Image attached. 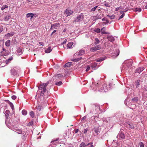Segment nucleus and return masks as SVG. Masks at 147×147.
Here are the masks:
<instances>
[{
	"label": "nucleus",
	"mask_w": 147,
	"mask_h": 147,
	"mask_svg": "<svg viewBox=\"0 0 147 147\" xmlns=\"http://www.w3.org/2000/svg\"><path fill=\"white\" fill-rule=\"evenodd\" d=\"M49 83V81H48L46 83H41L38 87V90L37 93L39 94L40 96L38 99V106L36 107V109L37 110L40 111L42 107V105H47V102L46 98H48L49 95L48 94V92L47 91V87Z\"/></svg>",
	"instance_id": "f257e3e1"
},
{
	"label": "nucleus",
	"mask_w": 147,
	"mask_h": 147,
	"mask_svg": "<svg viewBox=\"0 0 147 147\" xmlns=\"http://www.w3.org/2000/svg\"><path fill=\"white\" fill-rule=\"evenodd\" d=\"M94 89L96 90L97 89L98 87V89L99 91L101 92H107L109 89V87H107V84H105L102 85H100L99 88L98 87V84L97 83L96 85L94 86Z\"/></svg>",
	"instance_id": "f03ea898"
},
{
	"label": "nucleus",
	"mask_w": 147,
	"mask_h": 147,
	"mask_svg": "<svg viewBox=\"0 0 147 147\" xmlns=\"http://www.w3.org/2000/svg\"><path fill=\"white\" fill-rule=\"evenodd\" d=\"M91 107L92 109L90 110V113L96 114L100 109L99 106L98 105H92Z\"/></svg>",
	"instance_id": "7ed1b4c3"
},
{
	"label": "nucleus",
	"mask_w": 147,
	"mask_h": 147,
	"mask_svg": "<svg viewBox=\"0 0 147 147\" xmlns=\"http://www.w3.org/2000/svg\"><path fill=\"white\" fill-rule=\"evenodd\" d=\"M126 64V65L127 66L128 68L130 67L132 64V61L130 60H126L123 62L122 64L123 68L122 69H125V66L124 65Z\"/></svg>",
	"instance_id": "20e7f679"
},
{
	"label": "nucleus",
	"mask_w": 147,
	"mask_h": 147,
	"mask_svg": "<svg viewBox=\"0 0 147 147\" xmlns=\"http://www.w3.org/2000/svg\"><path fill=\"white\" fill-rule=\"evenodd\" d=\"M84 18V16L82 13H81L76 17L75 18L74 22H80L83 20Z\"/></svg>",
	"instance_id": "39448f33"
},
{
	"label": "nucleus",
	"mask_w": 147,
	"mask_h": 147,
	"mask_svg": "<svg viewBox=\"0 0 147 147\" xmlns=\"http://www.w3.org/2000/svg\"><path fill=\"white\" fill-rule=\"evenodd\" d=\"M101 48V47L100 45H98L95 47H91L90 49V51L91 52H94V51L98 50L100 49Z\"/></svg>",
	"instance_id": "423d86ee"
},
{
	"label": "nucleus",
	"mask_w": 147,
	"mask_h": 147,
	"mask_svg": "<svg viewBox=\"0 0 147 147\" xmlns=\"http://www.w3.org/2000/svg\"><path fill=\"white\" fill-rule=\"evenodd\" d=\"M36 14L32 13H29L26 15V18L28 19H30V20L32 21V19L34 17H36Z\"/></svg>",
	"instance_id": "0eeeda50"
},
{
	"label": "nucleus",
	"mask_w": 147,
	"mask_h": 147,
	"mask_svg": "<svg viewBox=\"0 0 147 147\" xmlns=\"http://www.w3.org/2000/svg\"><path fill=\"white\" fill-rule=\"evenodd\" d=\"M123 129H121L120 131L117 136V138H121V139H124L125 138V136L123 133L122 132Z\"/></svg>",
	"instance_id": "6e6552de"
},
{
	"label": "nucleus",
	"mask_w": 147,
	"mask_h": 147,
	"mask_svg": "<svg viewBox=\"0 0 147 147\" xmlns=\"http://www.w3.org/2000/svg\"><path fill=\"white\" fill-rule=\"evenodd\" d=\"M17 68L16 67H13L12 68L11 70V73L12 75L15 76L17 75Z\"/></svg>",
	"instance_id": "1a4fd4ad"
},
{
	"label": "nucleus",
	"mask_w": 147,
	"mask_h": 147,
	"mask_svg": "<svg viewBox=\"0 0 147 147\" xmlns=\"http://www.w3.org/2000/svg\"><path fill=\"white\" fill-rule=\"evenodd\" d=\"M63 76V75L60 74H55L53 77L52 79L54 81L55 80H58V78H61Z\"/></svg>",
	"instance_id": "9d476101"
},
{
	"label": "nucleus",
	"mask_w": 147,
	"mask_h": 147,
	"mask_svg": "<svg viewBox=\"0 0 147 147\" xmlns=\"http://www.w3.org/2000/svg\"><path fill=\"white\" fill-rule=\"evenodd\" d=\"M9 53L8 50H6L3 48V51L1 52V55H3L6 56L8 55Z\"/></svg>",
	"instance_id": "9b49d317"
},
{
	"label": "nucleus",
	"mask_w": 147,
	"mask_h": 147,
	"mask_svg": "<svg viewBox=\"0 0 147 147\" xmlns=\"http://www.w3.org/2000/svg\"><path fill=\"white\" fill-rule=\"evenodd\" d=\"M59 25V23L54 24H51V28H50V30H51L54 29H56L58 27Z\"/></svg>",
	"instance_id": "f8f14e48"
},
{
	"label": "nucleus",
	"mask_w": 147,
	"mask_h": 147,
	"mask_svg": "<svg viewBox=\"0 0 147 147\" xmlns=\"http://www.w3.org/2000/svg\"><path fill=\"white\" fill-rule=\"evenodd\" d=\"M65 12L66 13L67 16L71 15L73 13L74 11L72 10L67 9L65 10Z\"/></svg>",
	"instance_id": "ddd939ff"
},
{
	"label": "nucleus",
	"mask_w": 147,
	"mask_h": 147,
	"mask_svg": "<svg viewBox=\"0 0 147 147\" xmlns=\"http://www.w3.org/2000/svg\"><path fill=\"white\" fill-rule=\"evenodd\" d=\"M93 130L95 133L96 134V135H98L100 131L99 127L98 126L95 127L94 128Z\"/></svg>",
	"instance_id": "4468645a"
},
{
	"label": "nucleus",
	"mask_w": 147,
	"mask_h": 147,
	"mask_svg": "<svg viewBox=\"0 0 147 147\" xmlns=\"http://www.w3.org/2000/svg\"><path fill=\"white\" fill-rule=\"evenodd\" d=\"M23 53L22 48H18L17 50V55H20L22 54Z\"/></svg>",
	"instance_id": "2eb2a0df"
},
{
	"label": "nucleus",
	"mask_w": 147,
	"mask_h": 147,
	"mask_svg": "<svg viewBox=\"0 0 147 147\" xmlns=\"http://www.w3.org/2000/svg\"><path fill=\"white\" fill-rule=\"evenodd\" d=\"M126 127L127 128H129L132 129H133L134 128L133 124L130 122L126 124Z\"/></svg>",
	"instance_id": "dca6fc26"
},
{
	"label": "nucleus",
	"mask_w": 147,
	"mask_h": 147,
	"mask_svg": "<svg viewBox=\"0 0 147 147\" xmlns=\"http://www.w3.org/2000/svg\"><path fill=\"white\" fill-rule=\"evenodd\" d=\"M144 69V67H140L137 69L135 71V73H138V74H140L142 71Z\"/></svg>",
	"instance_id": "f3484780"
},
{
	"label": "nucleus",
	"mask_w": 147,
	"mask_h": 147,
	"mask_svg": "<svg viewBox=\"0 0 147 147\" xmlns=\"http://www.w3.org/2000/svg\"><path fill=\"white\" fill-rule=\"evenodd\" d=\"M107 38L108 39V40L111 42L115 40L114 37L111 36H107Z\"/></svg>",
	"instance_id": "a211bd4d"
},
{
	"label": "nucleus",
	"mask_w": 147,
	"mask_h": 147,
	"mask_svg": "<svg viewBox=\"0 0 147 147\" xmlns=\"http://www.w3.org/2000/svg\"><path fill=\"white\" fill-rule=\"evenodd\" d=\"M15 34V33L14 32H12L10 33H9L6 34H5V36L6 37H9L11 36H13Z\"/></svg>",
	"instance_id": "6ab92c4d"
},
{
	"label": "nucleus",
	"mask_w": 147,
	"mask_h": 147,
	"mask_svg": "<svg viewBox=\"0 0 147 147\" xmlns=\"http://www.w3.org/2000/svg\"><path fill=\"white\" fill-rule=\"evenodd\" d=\"M85 53V51L84 50L81 49L78 53V55L79 56H81L84 55Z\"/></svg>",
	"instance_id": "aec40b11"
},
{
	"label": "nucleus",
	"mask_w": 147,
	"mask_h": 147,
	"mask_svg": "<svg viewBox=\"0 0 147 147\" xmlns=\"http://www.w3.org/2000/svg\"><path fill=\"white\" fill-rule=\"evenodd\" d=\"M60 141H61L59 140V138H57L55 139H54V140L51 141V143H53V144H55V143H60Z\"/></svg>",
	"instance_id": "412c9836"
},
{
	"label": "nucleus",
	"mask_w": 147,
	"mask_h": 147,
	"mask_svg": "<svg viewBox=\"0 0 147 147\" xmlns=\"http://www.w3.org/2000/svg\"><path fill=\"white\" fill-rule=\"evenodd\" d=\"M11 16L10 15H7L5 16L4 18V20L5 21H7L9 20L11 18Z\"/></svg>",
	"instance_id": "4be33fe9"
},
{
	"label": "nucleus",
	"mask_w": 147,
	"mask_h": 147,
	"mask_svg": "<svg viewBox=\"0 0 147 147\" xmlns=\"http://www.w3.org/2000/svg\"><path fill=\"white\" fill-rule=\"evenodd\" d=\"M90 143H88L87 145H86L85 143L84 142L81 143L79 147H86V146H88L90 145Z\"/></svg>",
	"instance_id": "5701e85b"
},
{
	"label": "nucleus",
	"mask_w": 147,
	"mask_h": 147,
	"mask_svg": "<svg viewBox=\"0 0 147 147\" xmlns=\"http://www.w3.org/2000/svg\"><path fill=\"white\" fill-rule=\"evenodd\" d=\"M72 65V62H68L66 63H65L63 66V67H69L70 66Z\"/></svg>",
	"instance_id": "b1692460"
},
{
	"label": "nucleus",
	"mask_w": 147,
	"mask_h": 147,
	"mask_svg": "<svg viewBox=\"0 0 147 147\" xmlns=\"http://www.w3.org/2000/svg\"><path fill=\"white\" fill-rule=\"evenodd\" d=\"M102 21H106V22L105 23L104 22H103V24H107L109 23V21L106 18H103L102 20Z\"/></svg>",
	"instance_id": "393cba45"
},
{
	"label": "nucleus",
	"mask_w": 147,
	"mask_h": 147,
	"mask_svg": "<svg viewBox=\"0 0 147 147\" xmlns=\"http://www.w3.org/2000/svg\"><path fill=\"white\" fill-rule=\"evenodd\" d=\"M138 98L137 97H136L132 98L131 100L132 102L133 103H135L138 101Z\"/></svg>",
	"instance_id": "a878e982"
},
{
	"label": "nucleus",
	"mask_w": 147,
	"mask_h": 147,
	"mask_svg": "<svg viewBox=\"0 0 147 147\" xmlns=\"http://www.w3.org/2000/svg\"><path fill=\"white\" fill-rule=\"evenodd\" d=\"M106 57H103L102 58H99L97 60L96 62H99L102 61L106 59Z\"/></svg>",
	"instance_id": "bb28decb"
},
{
	"label": "nucleus",
	"mask_w": 147,
	"mask_h": 147,
	"mask_svg": "<svg viewBox=\"0 0 147 147\" xmlns=\"http://www.w3.org/2000/svg\"><path fill=\"white\" fill-rule=\"evenodd\" d=\"M73 42H71L68 43L67 44V47L69 49L72 48V46L73 45Z\"/></svg>",
	"instance_id": "cd10ccee"
},
{
	"label": "nucleus",
	"mask_w": 147,
	"mask_h": 147,
	"mask_svg": "<svg viewBox=\"0 0 147 147\" xmlns=\"http://www.w3.org/2000/svg\"><path fill=\"white\" fill-rule=\"evenodd\" d=\"M52 49L50 47H49L48 48L45 50V52L46 53H49L51 52L52 51Z\"/></svg>",
	"instance_id": "c85d7f7f"
},
{
	"label": "nucleus",
	"mask_w": 147,
	"mask_h": 147,
	"mask_svg": "<svg viewBox=\"0 0 147 147\" xmlns=\"http://www.w3.org/2000/svg\"><path fill=\"white\" fill-rule=\"evenodd\" d=\"M97 63H92L91 64V67L93 69H95L97 66Z\"/></svg>",
	"instance_id": "c756f323"
},
{
	"label": "nucleus",
	"mask_w": 147,
	"mask_h": 147,
	"mask_svg": "<svg viewBox=\"0 0 147 147\" xmlns=\"http://www.w3.org/2000/svg\"><path fill=\"white\" fill-rule=\"evenodd\" d=\"M7 101H8V103L9 104L10 106L11 107V109L12 110H13L14 109V106H13V104L10 102L8 100H7Z\"/></svg>",
	"instance_id": "7c9ffc66"
},
{
	"label": "nucleus",
	"mask_w": 147,
	"mask_h": 147,
	"mask_svg": "<svg viewBox=\"0 0 147 147\" xmlns=\"http://www.w3.org/2000/svg\"><path fill=\"white\" fill-rule=\"evenodd\" d=\"M10 40H7L5 42V45L7 47H9L10 45Z\"/></svg>",
	"instance_id": "2f4dec72"
},
{
	"label": "nucleus",
	"mask_w": 147,
	"mask_h": 147,
	"mask_svg": "<svg viewBox=\"0 0 147 147\" xmlns=\"http://www.w3.org/2000/svg\"><path fill=\"white\" fill-rule=\"evenodd\" d=\"M82 59V57H81L80 58H78L76 59H72L71 60L75 62H77L79 61L80 60Z\"/></svg>",
	"instance_id": "473e14b6"
},
{
	"label": "nucleus",
	"mask_w": 147,
	"mask_h": 147,
	"mask_svg": "<svg viewBox=\"0 0 147 147\" xmlns=\"http://www.w3.org/2000/svg\"><path fill=\"white\" fill-rule=\"evenodd\" d=\"M107 17H109L111 19H113L115 18V16L114 15H113L112 16H110L109 15H107Z\"/></svg>",
	"instance_id": "72a5a7b5"
},
{
	"label": "nucleus",
	"mask_w": 147,
	"mask_h": 147,
	"mask_svg": "<svg viewBox=\"0 0 147 147\" xmlns=\"http://www.w3.org/2000/svg\"><path fill=\"white\" fill-rule=\"evenodd\" d=\"M134 11H135L139 12L141 11V9L140 8H136L134 9Z\"/></svg>",
	"instance_id": "f704fd0d"
},
{
	"label": "nucleus",
	"mask_w": 147,
	"mask_h": 147,
	"mask_svg": "<svg viewBox=\"0 0 147 147\" xmlns=\"http://www.w3.org/2000/svg\"><path fill=\"white\" fill-rule=\"evenodd\" d=\"M13 58L12 57H10L6 61V63L7 64L8 63H9L12 60Z\"/></svg>",
	"instance_id": "c9c22d12"
},
{
	"label": "nucleus",
	"mask_w": 147,
	"mask_h": 147,
	"mask_svg": "<svg viewBox=\"0 0 147 147\" xmlns=\"http://www.w3.org/2000/svg\"><path fill=\"white\" fill-rule=\"evenodd\" d=\"M33 120H32L30 122L28 123V124H27V126H31L33 124Z\"/></svg>",
	"instance_id": "e433bc0d"
},
{
	"label": "nucleus",
	"mask_w": 147,
	"mask_h": 147,
	"mask_svg": "<svg viewBox=\"0 0 147 147\" xmlns=\"http://www.w3.org/2000/svg\"><path fill=\"white\" fill-rule=\"evenodd\" d=\"M30 115L32 118H33L34 116V113L33 111H31L30 113Z\"/></svg>",
	"instance_id": "4c0bfd02"
},
{
	"label": "nucleus",
	"mask_w": 147,
	"mask_h": 147,
	"mask_svg": "<svg viewBox=\"0 0 147 147\" xmlns=\"http://www.w3.org/2000/svg\"><path fill=\"white\" fill-rule=\"evenodd\" d=\"M8 7V6L7 5H3V6L1 8V10L2 11L5 9L7 8Z\"/></svg>",
	"instance_id": "58836bf2"
},
{
	"label": "nucleus",
	"mask_w": 147,
	"mask_h": 147,
	"mask_svg": "<svg viewBox=\"0 0 147 147\" xmlns=\"http://www.w3.org/2000/svg\"><path fill=\"white\" fill-rule=\"evenodd\" d=\"M22 113L23 115H26L27 114V111L25 110H23L22 111Z\"/></svg>",
	"instance_id": "ea45409f"
},
{
	"label": "nucleus",
	"mask_w": 147,
	"mask_h": 147,
	"mask_svg": "<svg viewBox=\"0 0 147 147\" xmlns=\"http://www.w3.org/2000/svg\"><path fill=\"white\" fill-rule=\"evenodd\" d=\"M140 80H138L136 81V87L137 88H138L140 86Z\"/></svg>",
	"instance_id": "a19ab883"
},
{
	"label": "nucleus",
	"mask_w": 147,
	"mask_h": 147,
	"mask_svg": "<svg viewBox=\"0 0 147 147\" xmlns=\"http://www.w3.org/2000/svg\"><path fill=\"white\" fill-rule=\"evenodd\" d=\"M95 42L94 43L95 45H97L100 42V40H98V38H96L95 39Z\"/></svg>",
	"instance_id": "79ce46f5"
},
{
	"label": "nucleus",
	"mask_w": 147,
	"mask_h": 147,
	"mask_svg": "<svg viewBox=\"0 0 147 147\" xmlns=\"http://www.w3.org/2000/svg\"><path fill=\"white\" fill-rule=\"evenodd\" d=\"M55 84L57 86H60L62 84V82L61 81H59L58 82H56Z\"/></svg>",
	"instance_id": "37998d69"
},
{
	"label": "nucleus",
	"mask_w": 147,
	"mask_h": 147,
	"mask_svg": "<svg viewBox=\"0 0 147 147\" xmlns=\"http://www.w3.org/2000/svg\"><path fill=\"white\" fill-rule=\"evenodd\" d=\"M98 7V5L94 7L93 8L91 9V11L93 12Z\"/></svg>",
	"instance_id": "c03bdc74"
},
{
	"label": "nucleus",
	"mask_w": 147,
	"mask_h": 147,
	"mask_svg": "<svg viewBox=\"0 0 147 147\" xmlns=\"http://www.w3.org/2000/svg\"><path fill=\"white\" fill-rule=\"evenodd\" d=\"M100 29L99 28H97L96 29L94 30V31L95 32H96L98 33H99L100 32Z\"/></svg>",
	"instance_id": "a18cd8bd"
},
{
	"label": "nucleus",
	"mask_w": 147,
	"mask_h": 147,
	"mask_svg": "<svg viewBox=\"0 0 147 147\" xmlns=\"http://www.w3.org/2000/svg\"><path fill=\"white\" fill-rule=\"evenodd\" d=\"M104 5L105 6L108 7H110V5H109V3H105Z\"/></svg>",
	"instance_id": "49530a36"
},
{
	"label": "nucleus",
	"mask_w": 147,
	"mask_h": 147,
	"mask_svg": "<svg viewBox=\"0 0 147 147\" xmlns=\"http://www.w3.org/2000/svg\"><path fill=\"white\" fill-rule=\"evenodd\" d=\"M26 135H25L24 134H23V135L22 136V138L23 140H24L26 139Z\"/></svg>",
	"instance_id": "de8ad7c7"
},
{
	"label": "nucleus",
	"mask_w": 147,
	"mask_h": 147,
	"mask_svg": "<svg viewBox=\"0 0 147 147\" xmlns=\"http://www.w3.org/2000/svg\"><path fill=\"white\" fill-rule=\"evenodd\" d=\"M10 113V112L9 110H6L5 111V115L7 116V115H9Z\"/></svg>",
	"instance_id": "09e8293b"
},
{
	"label": "nucleus",
	"mask_w": 147,
	"mask_h": 147,
	"mask_svg": "<svg viewBox=\"0 0 147 147\" xmlns=\"http://www.w3.org/2000/svg\"><path fill=\"white\" fill-rule=\"evenodd\" d=\"M90 66L89 65H88L87 66V68H86V71H88L90 69Z\"/></svg>",
	"instance_id": "8fccbe9b"
},
{
	"label": "nucleus",
	"mask_w": 147,
	"mask_h": 147,
	"mask_svg": "<svg viewBox=\"0 0 147 147\" xmlns=\"http://www.w3.org/2000/svg\"><path fill=\"white\" fill-rule=\"evenodd\" d=\"M125 14L124 13H123L119 17V20L123 18Z\"/></svg>",
	"instance_id": "3c124183"
},
{
	"label": "nucleus",
	"mask_w": 147,
	"mask_h": 147,
	"mask_svg": "<svg viewBox=\"0 0 147 147\" xmlns=\"http://www.w3.org/2000/svg\"><path fill=\"white\" fill-rule=\"evenodd\" d=\"M101 33L102 34H109V33L108 32H105L104 31H101Z\"/></svg>",
	"instance_id": "603ef678"
},
{
	"label": "nucleus",
	"mask_w": 147,
	"mask_h": 147,
	"mask_svg": "<svg viewBox=\"0 0 147 147\" xmlns=\"http://www.w3.org/2000/svg\"><path fill=\"white\" fill-rule=\"evenodd\" d=\"M139 145L140 147H144V144L142 142L140 143Z\"/></svg>",
	"instance_id": "864d4df0"
},
{
	"label": "nucleus",
	"mask_w": 147,
	"mask_h": 147,
	"mask_svg": "<svg viewBox=\"0 0 147 147\" xmlns=\"http://www.w3.org/2000/svg\"><path fill=\"white\" fill-rule=\"evenodd\" d=\"M16 130L17 131H18L19 132H18L17 133H18V134H22V133L21 132L22 131H21V130H20L19 129H16Z\"/></svg>",
	"instance_id": "5fc2aeb1"
},
{
	"label": "nucleus",
	"mask_w": 147,
	"mask_h": 147,
	"mask_svg": "<svg viewBox=\"0 0 147 147\" xmlns=\"http://www.w3.org/2000/svg\"><path fill=\"white\" fill-rule=\"evenodd\" d=\"M66 42H67V40L66 39H65L64 40V41L62 42L61 43V45H63V44H65Z\"/></svg>",
	"instance_id": "6e6d98bb"
},
{
	"label": "nucleus",
	"mask_w": 147,
	"mask_h": 147,
	"mask_svg": "<svg viewBox=\"0 0 147 147\" xmlns=\"http://www.w3.org/2000/svg\"><path fill=\"white\" fill-rule=\"evenodd\" d=\"M11 98L13 100H15L16 98V96L15 95H13L11 96Z\"/></svg>",
	"instance_id": "4d7b16f0"
},
{
	"label": "nucleus",
	"mask_w": 147,
	"mask_h": 147,
	"mask_svg": "<svg viewBox=\"0 0 147 147\" xmlns=\"http://www.w3.org/2000/svg\"><path fill=\"white\" fill-rule=\"evenodd\" d=\"M103 121L104 122H106V123H107V122H108V119H107V118L105 119H104L103 120Z\"/></svg>",
	"instance_id": "13d9d810"
},
{
	"label": "nucleus",
	"mask_w": 147,
	"mask_h": 147,
	"mask_svg": "<svg viewBox=\"0 0 147 147\" xmlns=\"http://www.w3.org/2000/svg\"><path fill=\"white\" fill-rule=\"evenodd\" d=\"M107 119H108V122H111V121H110V120L111 119H112V117H108L107 118Z\"/></svg>",
	"instance_id": "bf43d9fd"
},
{
	"label": "nucleus",
	"mask_w": 147,
	"mask_h": 147,
	"mask_svg": "<svg viewBox=\"0 0 147 147\" xmlns=\"http://www.w3.org/2000/svg\"><path fill=\"white\" fill-rule=\"evenodd\" d=\"M87 131V130L85 129L83 131L84 134H86Z\"/></svg>",
	"instance_id": "052dcab7"
},
{
	"label": "nucleus",
	"mask_w": 147,
	"mask_h": 147,
	"mask_svg": "<svg viewBox=\"0 0 147 147\" xmlns=\"http://www.w3.org/2000/svg\"><path fill=\"white\" fill-rule=\"evenodd\" d=\"M74 131H75V133L76 134H77L78 131L79 129H75Z\"/></svg>",
	"instance_id": "680f3d73"
},
{
	"label": "nucleus",
	"mask_w": 147,
	"mask_h": 147,
	"mask_svg": "<svg viewBox=\"0 0 147 147\" xmlns=\"http://www.w3.org/2000/svg\"><path fill=\"white\" fill-rule=\"evenodd\" d=\"M106 29V28L105 27H104L101 29V31H105V30Z\"/></svg>",
	"instance_id": "e2e57ef3"
},
{
	"label": "nucleus",
	"mask_w": 147,
	"mask_h": 147,
	"mask_svg": "<svg viewBox=\"0 0 147 147\" xmlns=\"http://www.w3.org/2000/svg\"><path fill=\"white\" fill-rule=\"evenodd\" d=\"M86 116H85L84 117L82 118V119H81L82 121L83 120H85L86 119Z\"/></svg>",
	"instance_id": "0e129e2a"
},
{
	"label": "nucleus",
	"mask_w": 147,
	"mask_h": 147,
	"mask_svg": "<svg viewBox=\"0 0 147 147\" xmlns=\"http://www.w3.org/2000/svg\"><path fill=\"white\" fill-rule=\"evenodd\" d=\"M97 19H100L101 18V17L100 16H96Z\"/></svg>",
	"instance_id": "69168bd1"
},
{
	"label": "nucleus",
	"mask_w": 147,
	"mask_h": 147,
	"mask_svg": "<svg viewBox=\"0 0 147 147\" xmlns=\"http://www.w3.org/2000/svg\"><path fill=\"white\" fill-rule=\"evenodd\" d=\"M57 32V30H54L53 31V32H52V33L51 34V35L52 36V34L55 33L56 32Z\"/></svg>",
	"instance_id": "338daca9"
},
{
	"label": "nucleus",
	"mask_w": 147,
	"mask_h": 147,
	"mask_svg": "<svg viewBox=\"0 0 147 147\" xmlns=\"http://www.w3.org/2000/svg\"><path fill=\"white\" fill-rule=\"evenodd\" d=\"M128 8H127V7H126L125 8V11H124V12H126L127 11H128Z\"/></svg>",
	"instance_id": "774afa93"
}]
</instances>
